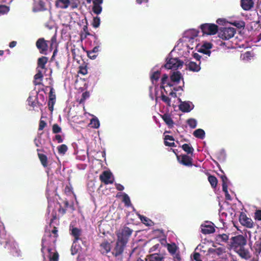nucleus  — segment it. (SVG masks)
Returning a JSON list of instances; mask_svg holds the SVG:
<instances>
[{
	"label": "nucleus",
	"mask_w": 261,
	"mask_h": 261,
	"mask_svg": "<svg viewBox=\"0 0 261 261\" xmlns=\"http://www.w3.org/2000/svg\"><path fill=\"white\" fill-rule=\"evenodd\" d=\"M247 244L246 238L239 234L230 239V246L242 258L248 259L250 258V253L245 248Z\"/></svg>",
	"instance_id": "obj_1"
},
{
	"label": "nucleus",
	"mask_w": 261,
	"mask_h": 261,
	"mask_svg": "<svg viewBox=\"0 0 261 261\" xmlns=\"http://www.w3.org/2000/svg\"><path fill=\"white\" fill-rule=\"evenodd\" d=\"M57 239L52 237L50 233L44 237L42 239V248L41 252L44 253V250L45 248L47 249L48 253H50L53 248H55Z\"/></svg>",
	"instance_id": "obj_2"
},
{
	"label": "nucleus",
	"mask_w": 261,
	"mask_h": 261,
	"mask_svg": "<svg viewBox=\"0 0 261 261\" xmlns=\"http://www.w3.org/2000/svg\"><path fill=\"white\" fill-rule=\"evenodd\" d=\"M4 247L7 249L8 253L12 256L19 257L21 256L20 250L14 239L10 240L9 243L5 245Z\"/></svg>",
	"instance_id": "obj_3"
},
{
	"label": "nucleus",
	"mask_w": 261,
	"mask_h": 261,
	"mask_svg": "<svg viewBox=\"0 0 261 261\" xmlns=\"http://www.w3.org/2000/svg\"><path fill=\"white\" fill-rule=\"evenodd\" d=\"M200 28L204 34L207 35H214L218 32V26L214 23H203Z\"/></svg>",
	"instance_id": "obj_4"
},
{
	"label": "nucleus",
	"mask_w": 261,
	"mask_h": 261,
	"mask_svg": "<svg viewBox=\"0 0 261 261\" xmlns=\"http://www.w3.org/2000/svg\"><path fill=\"white\" fill-rule=\"evenodd\" d=\"M236 33V30L234 28H222L218 33V36L223 40H229L234 36Z\"/></svg>",
	"instance_id": "obj_5"
},
{
	"label": "nucleus",
	"mask_w": 261,
	"mask_h": 261,
	"mask_svg": "<svg viewBox=\"0 0 261 261\" xmlns=\"http://www.w3.org/2000/svg\"><path fill=\"white\" fill-rule=\"evenodd\" d=\"M183 64L184 62L178 58H170L167 61L164 66L166 68L168 69H177L179 68H181L183 66Z\"/></svg>",
	"instance_id": "obj_6"
},
{
	"label": "nucleus",
	"mask_w": 261,
	"mask_h": 261,
	"mask_svg": "<svg viewBox=\"0 0 261 261\" xmlns=\"http://www.w3.org/2000/svg\"><path fill=\"white\" fill-rule=\"evenodd\" d=\"M132 232V229L126 226L124 227L121 232L117 234L118 239L127 243Z\"/></svg>",
	"instance_id": "obj_7"
},
{
	"label": "nucleus",
	"mask_w": 261,
	"mask_h": 261,
	"mask_svg": "<svg viewBox=\"0 0 261 261\" xmlns=\"http://www.w3.org/2000/svg\"><path fill=\"white\" fill-rule=\"evenodd\" d=\"M36 45L40 54L45 55H47L48 50L47 41L43 38L38 39L36 42Z\"/></svg>",
	"instance_id": "obj_8"
},
{
	"label": "nucleus",
	"mask_w": 261,
	"mask_h": 261,
	"mask_svg": "<svg viewBox=\"0 0 261 261\" xmlns=\"http://www.w3.org/2000/svg\"><path fill=\"white\" fill-rule=\"evenodd\" d=\"M126 244V243L117 239L116 243V246L112 253L113 255L115 257L121 255L123 252Z\"/></svg>",
	"instance_id": "obj_9"
},
{
	"label": "nucleus",
	"mask_w": 261,
	"mask_h": 261,
	"mask_svg": "<svg viewBox=\"0 0 261 261\" xmlns=\"http://www.w3.org/2000/svg\"><path fill=\"white\" fill-rule=\"evenodd\" d=\"M112 174L110 171H104L99 176V179L105 185L112 184L114 182V178H112Z\"/></svg>",
	"instance_id": "obj_10"
},
{
	"label": "nucleus",
	"mask_w": 261,
	"mask_h": 261,
	"mask_svg": "<svg viewBox=\"0 0 261 261\" xmlns=\"http://www.w3.org/2000/svg\"><path fill=\"white\" fill-rule=\"evenodd\" d=\"M239 221L242 225L248 228H252L254 226V223L252 219L248 217L244 213L240 214Z\"/></svg>",
	"instance_id": "obj_11"
},
{
	"label": "nucleus",
	"mask_w": 261,
	"mask_h": 261,
	"mask_svg": "<svg viewBox=\"0 0 261 261\" xmlns=\"http://www.w3.org/2000/svg\"><path fill=\"white\" fill-rule=\"evenodd\" d=\"M176 155L178 161L181 164L188 167H191L193 166V159L188 155L181 154L180 155Z\"/></svg>",
	"instance_id": "obj_12"
},
{
	"label": "nucleus",
	"mask_w": 261,
	"mask_h": 261,
	"mask_svg": "<svg viewBox=\"0 0 261 261\" xmlns=\"http://www.w3.org/2000/svg\"><path fill=\"white\" fill-rule=\"evenodd\" d=\"M12 239H13L7 233L5 227L0 226V244L6 245Z\"/></svg>",
	"instance_id": "obj_13"
},
{
	"label": "nucleus",
	"mask_w": 261,
	"mask_h": 261,
	"mask_svg": "<svg viewBox=\"0 0 261 261\" xmlns=\"http://www.w3.org/2000/svg\"><path fill=\"white\" fill-rule=\"evenodd\" d=\"M51 216H52V218L50 221L49 226L50 227H51L53 226V229L51 230L50 232H49V234L50 233L51 235L53 234V236H52V237L56 238V239H57V238L58 237V228L55 226H53V224L54 223L55 221H56L57 220L56 212V211L52 212Z\"/></svg>",
	"instance_id": "obj_14"
},
{
	"label": "nucleus",
	"mask_w": 261,
	"mask_h": 261,
	"mask_svg": "<svg viewBox=\"0 0 261 261\" xmlns=\"http://www.w3.org/2000/svg\"><path fill=\"white\" fill-rule=\"evenodd\" d=\"M46 10L45 3L42 0L34 1L32 9L34 12L43 11Z\"/></svg>",
	"instance_id": "obj_15"
},
{
	"label": "nucleus",
	"mask_w": 261,
	"mask_h": 261,
	"mask_svg": "<svg viewBox=\"0 0 261 261\" xmlns=\"http://www.w3.org/2000/svg\"><path fill=\"white\" fill-rule=\"evenodd\" d=\"M216 242L219 245H223L228 242L229 234L222 233L216 234L215 238Z\"/></svg>",
	"instance_id": "obj_16"
},
{
	"label": "nucleus",
	"mask_w": 261,
	"mask_h": 261,
	"mask_svg": "<svg viewBox=\"0 0 261 261\" xmlns=\"http://www.w3.org/2000/svg\"><path fill=\"white\" fill-rule=\"evenodd\" d=\"M111 245L107 240H105L100 245V251L102 254H106L110 252Z\"/></svg>",
	"instance_id": "obj_17"
},
{
	"label": "nucleus",
	"mask_w": 261,
	"mask_h": 261,
	"mask_svg": "<svg viewBox=\"0 0 261 261\" xmlns=\"http://www.w3.org/2000/svg\"><path fill=\"white\" fill-rule=\"evenodd\" d=\"M241 5L243 10L249 11L253 7L254 2L253 0H241Z\"/></svg>",
	"instance_id": "obj_18"
},
{
	"label": "nucleus",
	"mask_w": 261,
	"mask_h": 261,
	"mask_svg": "<svg viewBox=\"0 0 261 261\" xmlns=\"http://www.w3.org/2000/svg\"><path fill=\"white\" fill-rule=\"evenodd\" d=\"M41 151H43V150H41L40 149H37V151L38 152V158L41 163V165L43 167H46L48 166V159L47 157L45 154L40 153L39 152Z\"/></svg>",
	"instance_id": "obj_19"
},
{
	"label": "nucleus",
	"mask_w": 261,
	"mask_h": 261,
	"mask_svg": "<svg viewBox=\"0 0 261 261\" xmlns=\"http://www.w3.org/2000/svg\"><path fill=\"white\" fill-rule=\"evenodd\" d=\"M161 116L169 128H172L173 126L174 122L169 114L165 113Z\"/></svg>",
	"instance_id": "obj_20"
},
{
	"label": "nucleus",
	"mask_w": 261,
	"mask_h": 261,
	"mask_svg": "<svg viewBox=\"0 0 261 261\" xmlns=\"http://www.w3.org/2000/svg\"><path fill=\"white\" fill-rule=\"evenodd\" d=\"M200 63L197 64L196 63L193 61H190L188 64H186V65L188 67L189 70L193 71V72H198L199 71L201 68L200 66Z\"/></svg>",
	"instance_id": "obj_21"
},
{
	"label": "nucleus",
	"mask_w": 261,
	"mask_h": 261,
	"mask_svg": "<svg viewBox=\"0 0 261 261\" xmlns=\"http://www.w3.org/2000/svg\"><path fill=\"white\" fill-rule=\"evenodd\" d=\"M192 109L189 101L181 102L179 105V109L183 112H189Z\"/></svg>",
	"instance_id": "obj_22"
},
{
	"label": "nucleus",
	"mask_w": 261,
	"mask_h": 261,
	"mask_svg": "<svg viewBox=\"0 0 261 261\" xmlns=\"http://www.w3.org/2000/svg\"><path fill=\"white\" fill-rule=\"evenodd\" d=\"M174 139L172 136L166 135L164 137V144L166 146L175 147V144L174 142Z\"/></svg>",
	"instance_id": "obj_23"
},
{
	"label": "nucleus",
	"mask_w": 261,
	"mask_h": 261,
	"mask_svg": "<svg viewBox=\"0 0 261 261\" xmlns=\"http://www.w3.org/2000/svg\"><path fill=\"white\" fill-rule=\"evenodd\" d=\"M48 58L45 56H42L38 59L37 61V68H40L42 69H46L45 65L47 63Z\"/></svg>",
	"instance_id": "obj_24"
},
{
	"label": "nucleus",
	"mask_w": 261,
	"mask_h": 261,
	"mask_svg": "<svg viewBox=\"0 0 261 261\" xmlns=\"http://www.w3.org/2000/svg\"><path fill=\"white\" fill-rule=\"evenodd\" d=\"M43 77V74L40 70L37 69V73L34 75V80L33 81L35 85H39L41 84Z\"/></svg>",
	"instance_id": "obj_25"
},
{
	"label": "nucleus",
	"mask_w": 261,
	"mask_h": 261,
	"mask_svg": "<svg viewBox=\"0 0 261 261\" xmlns=\"http://www.w3.org/2000/svg\"><path fill=\"white\" fill-rule=\"evenodd\" d=\"M164 257L158 253H153L146 256V260L149 261H163Z\"/></svg>",
	"instance_id": "obj_26"
},
{
	"label": "nucleus",
	"mask_w": 261,
	"mask_h": 261,
	"mask_svg": "<svg viewBox=\"0 0 261 261\" xmlns=\"http://www.w3.org/2000/svg\"><path fill=\"white\" fill-rule=\"evenodd\" d=\"M70 229L71 230V234L74 238L73 242L75 243L77 242L78 240H81V238H80L81 234V229L76 227H73L72 229Z\"/></svg>",
	"instance_id": "obj_27"
},
{
	"label": "nucleus",
	"mask_w": 261,
	"mask_h": 261,
	"mask_svg": "<svg viewBox=\"0 0 261 261\" xmlns=\"http://www.w3.org/2000/svg\"><path fill=\"white\" fill-rule=\"evenodd\" d=\"M69 0H57L56 6L61 9H66L69 7Z\"/></svg>",
	"instance_id": "obj_28"
},
{
	"label": "nucleus",
	"mask_w": 261,
	"mask_h": 261,
	"mask_svg": "<svg viewBox=\"0 0 261 261\" xmlns=\"http://www.w3.org/2000/svg\"><path fill=\"white\" fill-rule=\"evenodd\" d=\"M181 79H182V75L178 71L174 72L170 76L171 81L177 83H179Z\"/></svg>",
	"instance_id": "obj_29"
},
{
	"label": "nucleus",
	"mask_w": 261,
	"mask_h": 261,
	"mask_svg": "<svg viewBox=\"0 0 261 261\" xmlns=\"http://www.w3.org/2000/svg\"><path fill=\"white\" fill-rule=\"evenodd\" d=\"M215 230L214 227L211 225H206L201 228V232L205 234L213 233Z\"/></svg>",
	"instance_id": "obj_30"
},
{
	"label": "nucleus",
	"mask_w": 261,
	"mask_h": 261,
	"mask_svg": "<svg viewBox=\"0 0 261 261\" xmlns=\"http://www.w3.org/2000/svg\"><path fill=\"white\" fill-rule=\"evenodd\" d=\"M207 179L211 187L214 189L216 188L218 184L217 178L215 176L209 174Z\"/></svg>",
	"instance_id": "obj_31"
},
{
	"label": "nucleus",
	"mask_w": 261,
	"mask_h": 261,
	"mask_svg": "<svg viewBox=\"0 0 261 261\" xmlns=\"http://www.w3.org/2000/svg\"><path fill=\"white\" fill-rule=\"evenodd\" d=\"M193 135L196 138L202 139L205 137V132L202 129L198 128L194 132Z\"/></svg>",
	"instance_id": "obj_32"
},
{
	"label": "nucleus",
	"mask_w": 261,
	"mask_h": 261,
	"mask_svg": "<svg viewBox=\"0 0 261 261\" xmlns=\"http://www.w3.org/2000/svg\"><path fill=\"white\" fill-rule=\"evenodd\" d=\"M177 249V247L175 243L168 244H167V250L169 252L172 254L175 255Z\"/></svg>",
	"instance_id": "obj_33"
},
{
	"label": "nucleus",
	"mask_w": 261,
	"mask_h": 261,
	"mask_svg": "<svg viewBox=\"0 0 261 261\" xmlns=\"http://www.w3.org/2000/svg\"><path fill=\"white\" fill-rule=\"evenodd\" d=\"M208 252L210 254H217L220 255L224 252V249L222 248H209Z\"/></svg>",
	"instance_id": "obj_34"
},
{
	"label": "nucleus",
	"mask_w": 261,
	"mask_h": 261,
	"mask_svg": "<svg viewBox=\"0 0 261 261\" xmlns=\"http://www.w3.org/2000/svg\"><path fill=\"white\" fill-rule=\"evenodd\" d=\"M181 148L187 154H192L193 153L194 148L189 144H183Z\"/></svg>",
	"instance_id": "obj_35"
},
{
	"label": "nucleus",
	"mask_w": 261,
	"mask_h": 261,
	"mask_svg": "<svg viewBox=\"0 0 261 261\" xmlns=\"http://www.w3.org/2000/svg\"><path fill=\"white\" fill-rule=\"evenodd\" d=\"M139 218L141 222L146 226H151L153 223L150 219L145 216L140 215Z\"/></svg>",
	"instance_id": "obj_36"
},
{
	"label": "nucleus",
	"mask_w": 261,
	"mask_h": 261,
	"mask_svg": "<svg viewBox=\"0 0 261 261\" xmlns=\"http://www.w3.org/2000/svg\"><path fill=\"white\" fill-rule=\"evenodd\" d=\"M253 248L254 249V254L256 256L260 255L261 256V245H260L259 242L256 241L254 245Z\"/></svg>",
	"instance_id": "obj_37"
},
{
	"label": "nucleus",
	"mask_w": 261,
	"mask_h": 261,
	"mask_svg": "<svg viewBox=\"0 0 261 261\" xmlns=\"http://www.w3.org/2000/svg\"><path fill=\"white\" fill-rule=\"evenodd\" d=\"M123 199L122 201L124 203L125 205L128 207L131 205V201L130 198L127 194L123 193L122 194Z\"/></svg>",
	"instance_id": "obj_38"
},
{
	"label": "nucleus",
	"mask_w": 261,
	"mask_h": 261,
	"mask_svg": "<svg viewBox=\"0 0 261 261\" xmlns=\"http://www.w3.org/2000/svg\"><path fill=\"white\" fill-rule=\"evenodd\" d=\"M161 75V71L159 70H157L156 71L153 72L151 75H150V79L152 82H153V81H158Z\"/></svg>",
	"instance_id": "obj_39"
},
{
	"label": "nucleus",
	"mask_w": 261,
	"mask_h": 261,
	"mask_svg": "<svg viewBox=\"0 0 261 261\" xmlns=\"http://www.w3.org/2000/svg\"><path fill=\"white\" fill-rule=\"evenodd\" d=\"M92 11L95 14H99L102 11V7L101 5H93Z\"/></svg>",
	"instance_id": "obj_40"
},
{
	"label": "nucleus",
	"mask_w": 261,
	"mask_h": 261,
	"mask_svg": "<svg viewBox=\"0 0 261 261\" xmlns=\"http://www.w3.org/2000/svg\"><path fill=\"white\" fill-rule=\"evenodd\" d=\"M187 124L192 128H195L197 126V121L194 118H190L187 121Z\"/></svg>",
	"instance_id": "obj_41"
},
{
	"label": "nucleus",
	"mask_w": 261,
	"mask_h": 261,
	"mask_svg": "<svg viewBox=\"0 0 261 261\" xmlns=\"http://www.w3.org/2000/svg\"><path fill=\"white\" fill-rule=\"evenodd\" d=\"M161 99L163 102L166 103L167 106L171 107V99L169 97L162 93L161 96Z\"/></svg>",
	"instance_id": "obj_42"
},
{
	"label": "nucleus",
	"mask_w": 261,
	"mask_h": 261,
	"mask_svg": "<svg viewBox=\"0 0 261 261\" xmlns=\"http://www.w3.org/2000/svg\"><path fill=\"white\" fill-rule=\"evenodd\" d=\"M79 5V1L78 0H69V7H70L72 10L77 8Z\"/></svg>",
	"instance_id": "obj_43"
},
{
	"label": "nucleus",
	"mask_w": 261,
	"mask_h": 261,
	"mask_svg": "<svg viewBox=\"0 0 261 261\" xmlns=\"http://www.w3.org/2000/svg\"><path fill=\"white\" fill-rule=\"evenodd\" d=\"M91 127L93 128H97L99 126V121L97 118H92L90 121Z\"/></svg>",
	"instance_id": "obj_44"
},
{
	"label": "nucleus",
	"mask_w": 261,
	"mask_h": 261,
	"mask_svg": "<svg viewBox=\"0 0 261 261\" xmlns=\"http://www.w3.org/2000/svg\"><path fill=\"white\" fill-rule=\"evenodd\" d=\"M68 148L65 144H62L58 147V152L60 154H64L67 151Z\"/></svg>",
	"instance_id": "obj_45"
},
{
	"label": "nucleus",
	"mask_w": 261,
	"mask_h": 261,
	"mask_svg": "<svg viewBox=\"0 0 261 261\" xmlns=\"http://www.w3.org/2000/svg\"><path fill=\"white\" fill-rule=\"evenodd\" d=\"M100 19L99 17H98V16L94 17L93 21L92 23V25L94 28H97L98 27H99V26L100 25Z\"/></svg>",
	"instance_id": "obj_46"
},
{
	"label": "nucleus",
	"mask_w": 261,
	"mask_h": 261,
	"mask_svg": "<svg viewBox=\"0 0 261 261\" xmlns=\"http://www.w3.org/2000/svg\"><path fill=\"white\" fill-rule=\"evenodd\" d=\"M52 253H53L51 251H50V253H48V257L50 259V261H58L59 257L58 252H54L53 253V255H51Z\"/></svg>",
	"instance_id": "obj_47"
},
{
	"label": "nucleus",
	"mask_w": 261,
	"mask_h": 261,
	"mask_svg": "<svg viewBox=\"0 0 261 261\" xmlns=\"http://www.w3.org/2000/svg\"><path fill=\"white\" fill-rule=\"evenodd\" d=\"M232 24L238 29H244L245 27V22L243 20L235 21Z\"/></svg>",
	"instance_id": "obj_48"
},
{
	"label": "nucleus",
	"mask_w": 261,
	"mask_h": 261,
	"mask_svg": "<svg viewBox=\"0 0 261 261\" xmlns=\"http://www.w3.org/2000/svg\"><path fill=\"white\" fill-rule=\"evenodd\" d=\"M10 11L9 7L4 5H0V14H5L7 13Z\"/></svg>",
	"instance_id": "obj_49"
},
{
	"label": "nucleus",
	"mask_w": 261,
	"mask_h": 261,
	"mask_svg": "<svg viewBox=\"0 0 261 261\" xmlns=\"http://www.w3.org/2000/svg\"><path fill=\"white\" fill-rule=\"evenodd\" d=\"M220 178H221L222 181V189L225 187V188H228V178L225 175H222L220 176Z\"/></svg>",
	"instance_id": "obj_50"
},
{
	"label": "nucleus",
	"mask_w": 261,
	"mask_h": 261,
	"mask_svg": "<svg viewBox=\"0 0 261 261\" xmlns=\"http://www.w3.org/2000/svg\"><path fill=\"white\" fill-rule=\"evenodd\" d=\"M52 130L54 134H58L61 132L62 129L58 124H54L53 125Z\"/></svg>",
	"instance_id": "obj_51"
},
{
	"label": "nucleus",
	"mask_w": 261,
	"mask_h": 261,
	"mask_svg": "<svg viewBox=\"0 0 261 261\" xmlns=\"http://www.w3.org/2000/svg\"><path fill=\"white\" fill-rule=\"evenodd\" d=\"M168 79V76L167 75V74H163V75L162 77V79H161V85H162L161 86V88L164 89V90L165 91H166V90L165 89V87L163 86V85L165 84Z\"/></svg>",
	"instance_id": "obj_52"
},
{
	"label": "nucleus",
	"mask_w": 261,
	"mask_h": 261,
	"mask_svg": "<svg viewBox=\"0 0 261 261\" xmlns=\"http://www.w3.org/2000/svg\"><path fill=\"white\" fill-rule=\"evenodd\" d=\"M254 218L256 220L261 221V210L255 211Z\"/></svg>",
	"instance_id": "obj_53"
},
{
	"label": "nucleus",
	"mask_w": 261,
	"mask_h": 261,
	"mask_svg": "<svg viewBox=\"0 0 261 261\" xmlns=\"http://www.w3.org/2000/svg\"><path fill=\"white\" fill-rule=\"evenodd\" d=\"M46 125V122L41 119L39 121L38 130H42Z\"/></svg>",
	"instance_id": "obj_54"
},
{
	"label": "nucleus",
	"mask_w": 261,
	"mask_h": 261,
	"mask_svg": "<svg viewBox=\"0 0 261 261\" xmlns=\"http://www.w3.org/2000/svg\"><path fill=\"white\" fill-rule=\"evenodd\" d=\"M228 188H225V187H224L223 189H222V190L225 193V199L226 200H231V197L230 195V194H229L228 193V189H227Z\"/></svg>",
	"instance_id": "obj_55"
},
{
	"label": "nucleus",
	"mask_w": 261,
	"mask_h": 261,
	"mask_svg": "<svg viewBox=\"0 0 261 261\" xmlns=\"http://www.w3.org/2000/svg\"><path fill=\"white\" fill-rule=\"evenodd\" d=\"M88 73L87 68L86 66H80V70L79 71V73L82 74L83 75H86Z\"/></svg>",
	"instance_id": "obj_56"
},
{
	"label": "nucleus",
	"mask_w": 261,
	"mask_h": 261,
	"mask_svg": "<svg viewBox=\"0 0 261 261\" xmlns=\"http://www.w3.org/2000/svg\"><path fill=\"white\" fill-rule=\"evenodd\" d=\"M64 192L66 194H70L72 193V188L70 185H67L64 189Z\"/></svg>",
	"instance_id": "obj_57"
},
{
	"label": "nucleus",
	"mask_w": 261,
	"mask_h": 261,
	"mask_svg": "<svg viewBox=\"0 0 261 261\" xmlns=\"http://www.w3.org/2000/svg\"><path fill=\"white\" fill-rule=\"evenodd\" d=\"M49 100H56V95L55 94V92H54L53 88H50V90L49 91Z\"/></svg>",
	"instance_id": "obj_58"
},
{
	"label": "nucleus",
	"mask_w": 261,
	"mask_h": 261,
	"mask_svg": "<svg viewBox=\"0 0 261 261\" xmlns=\"http://www.w3.org/2000/svg\"><path fill=\"white\" fill-rule=\"evenodd\" d=\"M193 258L196 261H202L201 259V255L198 252H194L193 255Z\"/></svg>",
	"instance_id": "obj_59"
},
{
	"label": "nucleus",
	"mask_w": 261,
	"mask_h": 261,
	"mask_svg": "<svg viewBox=\"0 0 261 261\" xmlns=\"http://www.w3.org/2000/svg\"><path fill=\"white\" fill-rule=\"evenodd\" d=\"M90 96V93L88 91H86L83 93L82 95V98L81 99V102L85 101L87 98Z\"/></svg>",
	"instance_id": "obj_60"
},
{
	"label": "nucleus",
	"mask_w": 261,
	"mask_h": 261,
	"mask_svg": "<svg viewBox=\"0 0 261 261\" xmlns=\"http://www.w3.org/2000/svg\"><path fill=\"white\" fill-rule=\"evenodd\" d=\"M213 44L211 43L210 42H206L204 43L202 45V47H203L204 49L210 50L211 48H212Z\"/></svg>",
	"instance_id": "obj_61"
},
{
	"label": "nucleus",
	"mask_w": 261,
	"mask_h": 261,
	"mask_svg": "<svg viewBox=\"0 0 261 261\" xmlns=\"http://www.w3.org/2000/svg\"><path fill=\"white\" fill-rule=\"evenodd\" d=\"M203 47L201 46V47L199 49V52L203 53L205 55H208V56L211 54V51L210 50L204 49Z\"/></svg>",
	"instance_id": "obj_62"
},
{
	"label": "nucleus",
	"mask_w": 261,
	"mask_h": 261,
	"mask_svg": "<svg viewBox=\"0 0 261 261\" xmlns=\"http://www.w3.org/2000/svg\"><path fill=\"white\" fill-rule=\"evenodd\" d=\"M53 140H57L59 143H62L63 142V139L60 135H56Z\"/></svg>",
	"instance_id": "obj_63"
},
{
	"label": "nucleus",
	"mask_w": 261,
	"mask_h": 261,
	"mask_svg": "<svg viewBox=\"0 0 261 261\" xmlns=\"http://www.w3.org/2000/svg\"><path fill=\"white\" fill-rule=\"evenodd\" d=\"M252 57L251 53L250 51H246L243 55V58L244 59H250V58Z\"/></svg>",
	"instance_id": "obj_64"
}]
</instances>
